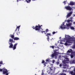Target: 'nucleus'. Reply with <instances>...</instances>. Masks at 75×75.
<instances>
[{
	"label": "nucleus",
	"instance_id": "obj_1",
	"mask_svg": "<svg viewBox=\"0 0 75 75\" xmlns=\"http://www.w3.org/2000/svg\"><path fill=\"white\" fill-rule=\"evenodd\" d=\"M65 40H67V42H68V43H72L73 41L72 40V39L69 38H63L62 39V41H65Z\"/></svg>",
	"mask_w": 75,
	"mask_h": 75
},
{
	"label": "nucleus",
	"instance_id": "obj_2",
	"mask_svg": "<svg viewBox=\"0 0 75 75\" xmlns=\"http://www.w3.org/2000/svg\"><path fill=\"white\" fill-rule=\"evenodd\" d=\"M9 45H10L9 47L10 48H13V50H16V47H17V45L18 44V43H15L13 46V43L11 42L9 43Z\"/></svg>",
	"mask_w": 75,
	"mask_h": 75
},
{
	"label": "nucleus",
	"instance_id": "obj_3",
	"mask_svg": "<svg viewBox=\"0 0 75 75\" xmlns=\"http://www.w3.org/2000/svg\"><path fill=\"white\" fill-rule=\"evenodd\" d=\"M58 51V50H55V51L54 52V53L52 54L51 55V57H52V58H54V57H57V55L58 54V52H56V51Z\"/></svg>",
	"mask_w": 75,
	"mask_h": 75
},
{
	"label": "nucleus",
	"instance_id": "obj_4",
	"mask_svg": "<svg viewBox=\"0 0 75 75\" xmlns=\"http://www.w3.org/2000/svg\"><path fill=\"white\" fill-rule=\"evenodd\" d=\"M3 73L4 74H6V75H8L9 73H8V71L7 69H6V68H3Z\"/></svg>",
	"mask_w": 75,
	"mask_h": 75
},
{
	"label": "nucleus",
	"instance_id": "obj_5",
	"mask_svg": "<svg viewBox=\"0 0 75 75\" xmlns=\"http://www.w3.org/2000/svg\"><path fill=\"white\" fill-rule=\"evenodd\" d=\"M42 26V25H40V24H38V26H37L36 27V28L37 27L38 28H36V30H38L39 31H40V30L41 29V27Z\"/></svg>",
	"mask_w": 75,
	"mask_h": 75
},
{
	"label": "nucleus",
	"instance_id": "obj_6",
	"mask_svg": "<svg viewBox=\"0 0 75 75\" xmlns=\"http://www.w3.org/2000/svg\"><path fill=\"white\" fill-rule=\"evenodd\" d=\"M46 36H47V41H48L49 42V39H50V37H49V36H51V33H47V34L45 35Z\"/></svg>",
	"mask_w": 75,
	"mask_h": 75
},
{
	"label": "nucleus",
	"instance_id": "obj_7",
	"mask_svg": "<svg viewBox=\"0 0 75 75\" xmlns=\"http://www.w3.org/2000/svg\"><path fill=\"white\" fill-rule=\"evenodd\" d=\"M66 27V25H64V23H63L62 25L61 26H60V28L61 29H65V27Z\"/></svg>",
	"mask_w": 75,
	"mask_h": 75
},
{
	"label": "nucleus",
	"instance_id": "obj_8",
	"mask_svg": "<svg viewBox=\"0 0 75 75\" xmlns=\"http://www.w3.org/2000/svg\"><path fill=\"white\" fill-rule=\"evenodd\" d=\"M72 14V11H71L69 13H68L67 16V18L71 16V14Z\"/></svg>",
	"mask_w": 75,
	"mask_h": 75
},
{
	"label": "nucleus",
	"instance_id": "obj_9",
	"mask_svg": "<svg viewBox=\"0 0 75 75\" xmlns=\"http://www.w3.org/2000/svg\"><path fill=\"white\" fill-rule=\"evenodd\" d=\"M65 8L66 9H67V10H71L72 9V8L70 6H66L65 7Z\"/></svg>",
	"mask_w": 75,
	"mask_h": 75
},
{
	"label": "nucleus",
	"instance_id": "obj_10",
	"mask_svg": "<svg viewBox=\"0 0 75 75\" xmlns=\"http://www.w3.org/2000/svg\"><path fill=\"white\" fill-rule=\"evenodd\" d=\"M68 61H68L67 60H64L63 61V64H66V63H68Z\"/></svg>",
	"mask_w": 75,
	"mask_h": 75
},
{
	"label": "nucleus",
	"instance_id": "obj_11",
	"mask_svg": "<svg viewBox=\"0 0 75 75\" xmlns=\"http://www.w3.org/2000/svg\"><path fill=\"white\" fill-rule=\"evenodd\" d=\"M63 68L65 69V68H68V66L66 64H63Z\"/></svg>",
	"mask_w": 75,
	"mask_h": 75
},
{
	"label": "nucleus",
	"instance_id": "obj_12",
	"mask_svg": "<svg viewBox=\"0 0 75 75\" xmlns=\"http://www.w3.org/2000/svg\"><path fill=\"white\" fill-rule=\"evenodd\" d=\"M37 26H38V25H36L35 27L34 26H33L32 27V28H33V29L35 30L36 31H38V30H37V29H36L37 28H38V27L36 28V27Z\"/></svg>",
	"mask_w": 75,
	"mask_h": 75
},
{
	"label": "nucleus",
	"instance_id": "obj_13",
	"mask_svg": "<svg viewBox=\"0 0 75 75\" xmlns=\"http://www.w3.org/2000/svg\"><path fill=\"white\" fill-rule=\"evenodd\" d=\"M20 25L17 26L16 28V29L15 30V31H17V30L19 31L20 29Z\"/></svg>",
	"mask_w": 75,
	"mask_h": 75
},
{
	"label": "nucleus",
	"instance_id": "obj_14",
	"mask_svg": "<svg viewBox=\"0 0 75 75\" xmlns=\"http://www.w3.org/2000/svg\"><path fill=\"white\" fill-rule=\"evenodd\" d=\"M72 24V23H69L68 24H67V27H70L71 25Z\"/></svg>",
	"mask_w": 75,
	"mask_h": 75
},
{
	"label": "nucleus",
	"instance_id": "obj_15",
	"mask_svg": "<svg viewBox=\"0 0 75 75\" xmlns=\"http://www.w3.org/2000/svg\"><path fill=\"white\" fill-rule=\"evenodd\" d=\"M72 52V49H70L69 50H68V51H67V52L68 53H71V52Z\"/></svg>",
	"mask_w": 75,
	"mask_h": 75
},
{
	"label": "nucleus",
	"instance_id": "obj_16",
	"mask_svg": "<svg viewBox=\"0 0 75 75\" xmlns=\"http://www.w3.org/2000/svg\"><path fill=\"white\" fill-rule=\"evenodd\" d=\"M10 37L11 38H12L13 39L15 38L14 35H10Z\"/></svg>",
	"mask_w": 75,
	"mask_h": 75
},
{
	"label": "nucleus",
	"instance_id": "obj_17",
	"mask_svg": "<svg viewBox=\"0 0 75 75\" xmlns=\"http://www.w3.org/2000/svg\"><path fill=\"white\" fill-rule=\"evenodd\" d=\"M74 3L73 2H71L69 5H71V6H73V5H74Z\"/></svg>",
	"mask_w": 75,
	"mask_h": 75
},
{
	"label": "nucleus",
	"instance_id": "obj_18",
	"mask_svg": "<svg viewBox=\"0 0 75 75\" xmlns=\"http://www.w3.org/2000/svg\"><path fill=\"white\" fill-rule=\"evenodd\" d=\"M64 58L66 59L67 60V61H69V59L67 57V56H64Z\"/></svg>",
	"mask_w": 75,
	"mask_h": 75
},
{
	"label": "nucleus",
	"instance_id": "obj_19",
	"mask_svg": "<svg viewBox=\"0 0 75 75\" xmlns=\"http://www.w3.org/2000/svg\"><path fill=\"white\" fill-rule=\"evenodd\" d=\"M50 68L51 71H54V68L53 67H50Z\"/></svg>",
	"mask_w": 75,
	"mask_h": 75
},
{
	"label": "nucleus",
	"instance_id": "obj_20",
	"mask_svg": "<svg viewBox=\"0 0 75 75\" xmlns=\"http://www.w3.org/2000/svg\"><path fill=\"white\" fill-rule=\"evenodd\" d=\"M14 40H18L19 38L17 37H15L13 39Z\"/></svg>",
	"mask_w": 75,
	"mask_h": 75
},
{
	"label": "nucleus",
	"instance_id": "obj_21",
	"mask_svg": "<svg viewBox=\"0 0 75 75\" xmlns=\"http://www.w3.org/2000/svg\"><path fill=\"white\" fill-rule=\"evenodd\" d=\"M9 42H10L11 43L12 42V43H13V40L11 38H10L9 39Z\"/></svg>",
	"mask_w": 75,
	"mask_h": 75
},
{
	"label": "nucleus",
	"instance_id": "obj_22",
	"mask_svg": "<svg viewBox=\"0 0 75 75\" xmlns=\"http://www.w3.org/2000/svg\"><path fill=\"white\" fill-rule=\"evenodd\" d=\"M67 21L68 23H69L70 21H71V22H72V20L68 19L67 20Z\"/></svg>",
	"mask_w": 75,
	"mask_h": 75
},
{
	"label": "nucleus",
	"instance_id": "obj_23",
	"mask_svg": "<svg viewBox=\"0 0 75 75\" xmlns=\"http://www.w3.org/2000/svg\"><path fill=\"white\" fill-rule=\"evenodd\" d=\"M0 64L1 65H4V64L3 63V61H0ZM1 66V65H0V67Z\"/></svg>",
	"mask_w": 75,
	"mask_h": 75
},
{
	"label": "nucleus",
	"instance_id": "obj_24",
	"mask_svg": "<svg viewBox=\"0 0 75 75\" xmlns=\"http://www.w3.org/2000/svg\"><path fill=\"white\" fill-rule=\"evenodd\" d=\"M70 29H71V30H75V28L72 26H71Z\"/></svg>",
	"mask_w": 75,
	"mask_h": 75
},
{
	"label": "nucleus",
	"instance_id": "obj_25",
	"mask_svg": "<svg viewBox=\"0 0 75 75\" xmlns=\"http://www.w3.org/2000/svg\"><path fill=\"white\" fill-rule=\"evenodd\" d=\"M71 62V63H72V64H75V60H73Z\"/></svg>",
	"mask_w": 75,
	"mask_h": 75
},
{
	"label": "nucleus",
	"instance_id": "obj_26",
	"mask_svg": "<svg viewBox=\"0 0 75 75\" xmlns=\"http://www.w3.org/2000/svg\"><path fill=\"white\" fill-rule=\"evenodd\" d=\"M17 31L18 32H16V34L17 35H18V34H20V32H19V30H17Z\"/></svg>",
	"mask_w": 75,
	"mask_h": 75
},
{
	"label": "nucleus",
	"instance_id": "obj_27",
	"mask_svg": "<svg viewBox=\"0 0 75 75\" xmlns=\"http://www.w3.org/2000/svg\"><path fill=\"white\" fill-rule=\"evenodd\" d=\"M70 56H71V58H72L74 57V54H71V55H70Z\"/></svg>",
	"mask_w": 75,
	"mask_h": 75
},
{
	"label": "nucleus",
	"instance_id": "obj_28",
	"mask_svg": "<svg viewBox=\"0 0 75 75\" xmlns=\"http://www.w3.org/2000/svg\"><path fill=\"white\" fill-rule=\"evenodd\" d=\"M26 1L27 3H30L31 1V0H26Z\"/></svg>",
	"mask_w": 75,
	"mask_h": 75
},
{
	"label": "nucleus",
	"instance_id": "obj_29",
	"mask_svg": "<svg viewBox=\"0 0 75 75\" xmlns=\"http://www.w3.org/2000/svg\"><path fill=\"white\" fill-rule=\"evenodd\" d=\"M72 48H73V49L75 48V44H74V45L72 47Z\"/></svg>",
	"mask_w": 75,
	"mask_h": 75
},
{
	"label": "nucleus",
	"instance_id": "obj_30",
	"mask_svg": "<svg viewBox=\"0 0 75 75\" xmlns=\"http://www.w3.org/2000/svg\"><path fill=\"white\" fill-rule=\"evenodd\" d=\"M49 31V30H48V29H47L46 30V33H48Z\"/></svg>",
	"mask_w": 75,
	"mask_h": 75
},
{
	"label": "nucleus",
	"instance_id": "obj_31",
	"mask_svg": "<svg viewBox=\"0 0 75 75\" xmlns=\"http://www.w3.org/2000/svg\"><path fill=\"white\" fill-rule=\"evenodd\" d=\"M46 61H47V62H49V61H50V59H47L46 60Z\"/></svg>",
	"mask_w": 75,
	"mask_h": 75
},
{
	"label": "nucleus",
	"instance_id": "obj_32",
	"mask_svg": "<svg viewBox=\"0 0 75 75\" xmlns=\"http://www.w3.org/2000/svg\"><path fill=\"white\" fill-rule=\"evenodd\" d=\"M3 71V68L2 69H0V72Z\"/></svg>",
	"mask_w": 75,
	"mask_h": 75
},
{
	"label": "nucleus",
	"instance_id": "obj_33",
	"mask_svg": "<svg viewBox=\"0 0 75 75\" xmlns=\"http://www.w3.org/2000/svg\"><path fill=\"white\" fill-rule=\"evenodd\" d=\"M42 64H44V63H45V61L44 60H42Z\"/></svg>",
	"mask_w": 75,
	"mask_h": 75
},
{
	"label": "nucleus",
	"instance_id": "obj_34",
	"mask_svg": "<svg viewBox=\"0 0 75 75\" xmlns=\"http://www.w3.org/2000/svg\"><path fill=\"white\" fill-rule=\"evenodd\" d=\"M73 71L74 72V75H75V68L74 69V70H73Z\"/></svg>",
	"mask_w": 75,
	"mask_h": 75
},
{
	"label": "nucleus",
	"instance_id": "obj_35",
	"mask_svg": "<svg viewBox=\"0 0 75 75\" xmlns=\"http://www.w3.org/2000/svg\"><path fill=\"white\" fill-rule=\"evenodd\" d=\"M55 33H57V32H52V34H55Z\"/></svg>",
	"mask_w": 75,
	"mask_h": 75
},
{
	"label": "nucleus",
	"instance_id": "obj_36",
	"mask_svg": "<svg viewBox=\"0 0 75 75\" xmlns=\"http://www.w3.org/2000/svg\"><path fill=\"white\" fill-rule=\"evenodd\" d=\"M65 45H66V46H67V45H68V44L67 43V42H66L65 43Z\"/></svg>",
	"mask_w": 75,
	"mask_h": 75
},
{
	"label": "nucleus",
	"instance_id": "obj_37",
	"mask_svg": "<svg viewBox=\"0 0 75 75\" xmlns=\"http://www.w3.org/2000/svg\"><path fill=\"white\" fill-rule=\"evenodd\" d=\"M51 47L52 48H53V49L54 48V46H52Z\"/></svg>",
	"mask_w": 75,
	"mask_h": 75
},
{
	"label": "nucleus",
	"instance_id": "obj_38",
	"mask_svg": "<svg viewBox=\"0 0 75 75\" xmlns=\"http://www.w3.org/2000/svg\"><path fill=\"white\" fill-rule=\"evenodd\" d=\"M52 62L53 64H54V62H55V60H53L52 61Z\"/></svg>",
	"mask_w": 75,
	"mask_h": 75
},
{
	"label": "nucleus",
	"instance_id": "obj_39",
	"mask_svg": "<svg viewBox=\"0 0 75 75\" xmlns=\"http://www.w3.org/2000/svg\"><path fill=\"white\" fill-rule=\"evenodd\" d=\"M66 2H67V1H64V2H63V3H64V4H66Z\"/></svg>",
	"mask_w": 75,
	"mask_h": 75
},
{
	"label": "nucleus",
	"instance_id": "obj_40",
	"mask_svg": "<svg viewBox=\"0 0 75 75\" xmlns=\"http://www.w3.org/2000/svg\"><path fill=\"white\" fill-rule=\"evenodd\" d=\"M56 63L57 65H58V64H59V62H57Z\"/></svg>",
	"mask_w": 75,
	"mask_h": 75
},
{
	"label": "nucleus",
	"instance_id": "obj_41",
	"mask_svg": "<svg viewBox=\"0 0 75 75\" xmlns=\"http://www.w3.org/2000/svg\"><path fill=\"white\" fill-rule=\"evenodd\" d=\"M73 54L74 55V56L75 57V52H73Z\"/></svg>",
	"mask_w": 75,
	"mask_h": 75
},
{
	"label": "nucleus",
	"instance_id": "obj_42",
	"mask_svg": "<svg viewBox=\"0 0 75 75\" xmlns=\"http://www.w3.org/2000/svg\"><path fill=\"white\" fill-rule=\"evenodd\" d=\"M41 32H42V33H45V31H41Z\"/></svg>",
	"mask_w": 75,
	"mask_h": 75
},
{
	"label": "nucleus",
	"instance_id": "obj_43",
	"mask_svg": "<svg viewBox=\"0 0 75 75\" xmlns=\"http://www.w3.org/2000/svg\"><path fill=\"white\" fill-rule=\"evenodd\" d=\"M46 64V62L44 64V65L45 66H45H46V64Z\"/></svg>",
	"mask_w": 75,
	"mask_h": 75
},
{
	"label": "nucleus",
	"instance_id": "obj_44",
	"mask_svg": "<svg viewBox=\"0 0 75 75\" xmlns=\"http://www.w3.org/2000/svg\"><path fill=\"white\" fill-rule=\"evenodd\" d=\"M59 65L60 67H62V64H60Z\"/></svg>",
	"mask_w": 75,
	"mask_h": 75
},
{
	"label": "nucleus",
	"instance_id": "obj_45",
	"mask_svg": "<svg viewBox=\"0 0 75 75\" xmlns=\"http://www.w3.org/2000/svg\"><path fill=\"white\" fill-rule=\"evenodd\" d=\"M44 75V72H42V73L41 75Z\"/></svg>",
	"mask_w": 75,
	"mask_h": 75
},
{
	"label": "nucleus",
	"instance_id": "obj_46",
	"mask_svg": "<svg viewBox=\"0 0 75 75\" xmlns=\"http://www.w3.org/2000/svg\"><path fill=\"white\" fill-rule=\"evenodd\" d=\"M61 75H66V74H62Z\"/></svg>",
	"mask_w": 75,
	"mask_h": 75
},
{
	"label": "nucleus",
	"instance_id": "obj_47",
	"mask_svg": "<svg viewBox=\"0 0 75 75\" xmlns=\"http://www.w3.org/2000/svg\"><path fill=\"white\" fill-rule=\"evenodd\" d=\"M17 2H18L19 1H21V0H17Z\"/></svg>",
	"mask_w": 75,
	"mask_h": 75
},
{
	"label": "nucleus",
	"instance_id": "obj_48",
	"mask_svg": "<svg viewBox=\"0 0 75 75\" xmlns=\"http://www.w3.org/2000/svg\"><path fill=\"white\" fill-rule=\"evenodd\" d=\"M69 11H71V10H69Z\"/></svg>",
	"mask_w": 75,
	"mask_h": 75
},
{
	"label": "nucleus",
	"instance_id": "obj_49",
	"mask_svg": "<svg viewBox=\"0 0 75 75\" xmlns=\"http://www.w3.org/2000/svg\"><path fill=\"white\" fill-rule=\"evenodd\" d=\"M74 24H75V22H74Z\"/></svg>",
	"mask_w": 75,
	"mask_h": 75
},
{
	"label": "nucleus",
	"instance_id": "obj_50",
	"mask_svg": "<svg viewBox=\"0 0 75 75\" xmlns=\"http://www.w3.org/2000/svg\"><path fill=\"white\" fill-rule=\"evenodd\" d=\"M45 34H46V33H45Z\"/></svg>",
	"mask_w": 75,
	"mask_h": 75
},
{
	"label": "nucleus",
	"instance_id": "obj_51",
	"mask_svg": "<svg viewBox=\"0 0 75 75\" xmlns=\"http://www.w3.org/2000/svg\"><path fill=\"white\" fill-rule=\"evenodd\" d=\"M64 71H65L63 70V72H64Z\"/></svg>",
	"mask_w": 75,
	"mask_h": 75
},
{
	"label": "nucleus",
	"instance_id": "obj_52",
	"mask_svg": "<svg viewBox=\"0 0 75 75\" xmlns=\"http://www.w3.org/2000/svg\"><path fill=\"white\" fill-rule=\"evenodd\" d=\"M57 48H59V47H57Z\"/></svg>",
	"mask_w": 75,
	"mask_h": 75
},
{
	"label": "nucleus",
	"instance_id": "obj_53",
	"mask_svg": "<svg viewBox=\"0 0 75 75\" xmlns=\"http://www.w3.org/2000/svg\"><path fill=\"white\" fill-rule=\"evenodd\" d=\"M33 0L35 1V0Z\"/></svg>",
	"mask_w": 75,
	"mask_h": 75
},
{
	"label": "nucleus",
	"instance_id": "obj_54",
	"mask_svg": "<svg viewBox=\"0 0 75 75\" xmlns=\"http://www.w3.org/2000/svg\"><path fill=\"white\" fill-rule=\"evenodd\" d=\"M33 44H34V43H33Z\"/></svg>",
	"mask_w": 75,
	"mask_h": 75
}]
</instances>
